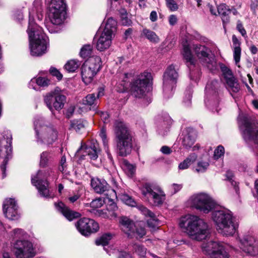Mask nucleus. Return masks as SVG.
Returning a JSON list of instances; mask_svg holds the SVG:
<instances>
[{
	"mask_svg": "<svg viewBox=\"0 0 258 258\" xmlns=\"http://www.w3.org/2000/svg\"><path fill=\"white\" fill-rule=\"evenodd\" d=\"M90 206L93 208H99L102 206V201L101 199L93 200L90 203Z\"/></svg>",
	"mask_w": 258,
	"mask_h": 258,
	"instance_id": "nucleus-60",
	"label": "nucleus"
},
{
	"mask_svg": "<svg viewBox=\"0 0 258 258\" xmlns=\"http://www.w3.org/2000/svg\"><path fill=\"white\" fill-rule=\"evenodd\" d=\"M220 82L217 80H212L208 82L206 87V99L205 103L209 102V104L216 106L219 102Z\"/></svg>",
	"mask_w": 258,
	"mask_h": 258,
	"instance_id": "nucleus-19",
	"label": "nucleus"
},
{
	"mask_svg": "<svg viewBox=\"0 0 258 258\" xmlns=\"http://www.w3.org/2000/svg\"><path fill=\"white\" fill-rule=\"evenodd\" d=\"M197 156L196 154H190L185 160L181 162L178 165V168L180 170H184L187 169L189 166L196 161Z\"/></svg>",
	"mask_w": 258,
	"mask_h": 258,
	"instance_id": "nucleus-38",
	"label": "nucleus"
},
{
	"mask_svg": "<svg viewBox=\"0 0 258 258\" xmlns=\"http://www.w3.org/2000/svg\"><path fill=\"white\" fill-rule=\"evenodd\" d=\"M48 18L53 25H59L65 19L67 5L64 0H45Z\"/></svg>",
	"mask_w": 258,
	"mask_h": 258,
	"instance_id": "nucleus-6",
	"label": "nucleus"
},
{
	"mask_svg": "<svg viewBox=\"0 0 258 258\" xmlns=\"http://www.w3.org/2000/svg\"><path fill=\"white\" fill-rule=\"evenodd\" d=\"M99 115L104 123H107L109 121V115L107 112H101L99 113Z\"/></svg>",
	"mask_w": 258,
	"mask_h": 258,
	"instance_id": "nucleus-63",
	"label": "nucleus"
},
{
	"mask_svg": "<svg viewBox=\"0 0 258 258\" xmlns=\"http://www.w3.org/2000/svg\"><path fill=\"white\" fill-rule=\"evenodd\" d=\"M97 97L94 93L88 94L83 99V102L84 105L92 106L96 104Z\"/></svg>",
	"mask_w": 258,
	"mask_h": 258,
	"instance_id": "nucleus-46",
	"label": "nucleus"
},
{
	"mask_svg": "<svg viewBox=\"0 0 258 258\" xmlns=\"http://www.w3.org/2000/svg\"><path fill=\"white\" fill-rule=\"evenodd\" d=\"M91 185L94 191L99 194H103L109 190L110 187L105 180L98 178H92Z\"/></svg>",
	"mask_w": 258,
	"mask_h": 258,
	"instance_id": "nucleus-26",
	"label": "nucleus"
},
{
	"mask_svg": "<svg viewBox=\"0 0 258 258\" xmlns=\"http://www.w3.org/2000/svg\"><path fill=\"white\" fill-rule=\"evenodd\" d=\"M99 151V150L98 149L97 145L95 144L82 145L77 151L78 152H83V153L85 154L84 155H88L93 160L97 159Z\"/></svg>",
	"mask_w": 258,
	"mask_h": 258,
	"instance_id": "nucleus-27",
	"label": "nucleus"
},
{
	"mask_svg": "<svg viewBox=\"0 0 258 258\" xmlns=\"http://www.w3.org/2000/svg\"><path fill=\"white\" fill-rule=\"evenodd\" d=\"M191 206L204 213H209L215 206V202L207 194L201 193L190 198Z\"/></svg>",
	"mask_w": 258,
	"mask_h": 258,
	"instance_id": "nucleus-17",
	"label": "nucleus"
},
{
	"mask_svg": "<svg viewBox=\"0 0 258 258\" xmlns=\"http://www.w3.org/2000/svg\"><path fill=\"white\" fill-rule=\"evenodd\" d=\"M29 39L31 53L32 55L39 56L45 53L47 37L43 33L42 28L38 26L33 18L29 16L27 29Z\"/></svg>",
	"mask_w": 258,
	"mask_h": 258,
	"instance_id": "nucleus-3",
	"label": "nucleus"
},
{
	"mask_svg": "<svg viewBox=\"0 0 258 258\" xmlns=\"http://www.w3.org/2000/svg\"><path fill=\"white\" fill-rule=\"evenodd\" d=\"M239 124L244 140L258 145V123L243 117L239 121Z\"/></svg>",
	"mask_w": 258,
	"mask_h": 258,
	"instance_id": "nucleus-9",
	"label": "nucleus"
},
{
	"mask_svg": "<svg viewBox=\"0 0 258 258\" xmlns=\"http://www.w3.org/2000/svg\"><path fill=\"white\" fill-rule=\"evenodd\" d=\"M171 125V120L169 118L166 120H161L158 125V131L159 134L164 136L168 131Z\"/></svg>",
	"mask_w": 258,
	"mask_h": 258,
	"instance_id": "nucleus-37",
	"label": "nucleus"
},
{
	"mask_svg": "<svg viewBox=\"0 0 258 258\" xmlns=\"http://www.w3.org/2000/svg\"><path fill=\"white\" fill-rule=\"evenodd\" d=\"M233 47V58L236 65L240 67L239 62L240 60L241 48L240 47L241 42L235 35H232V37Z\"/></svg>",
	"mask_w": 258,
	"mask_h": 258,
	"instance_id": "nucleus-29",
	"label": "nucleus"
},
{
	"mask_svg": "<svg viewBox=\"0 0 258 258\" xmlns=\"http://www.w3.org/2000/svg\"><path fill=\"white\" fill-rule=\"evenodd\" d=\"M192 91L191 89L186 90L185 92V96L184 97L183 102L186 105L188 106L190 104L192 98Z\"/></svg>",
	"mask_w": 258,
	"mask_h": 258,
	"instance_id": "nucleus-52",
	"label": "nucleus"
},
{
	"mask_svg": "<svg viewBox=\"0 0 258 258\" xmlns=\"http://www.w3.org/2000/svg\"><path fill=\"white\" fill-rule=\"evenodd\" d=\"M134 249L135 252L141 256L144 257L146 254V248L142 245L135 244Z\"/></svg>",
	"mask_w": 258,
	"mask_h": 258,
	"instance_id": "nucleus-50",
	"label": "nucleus"
},
{
	"mask_svg": "<svg viewBox=\"0 0 258 258\" xmlns=\"http://www.w3.org/2000/svg\"><path fill=\"white\" fill-rule=\"evenodd\" d=\"M182 55L188 68L190 66L195 65V59L191 53L189 46L187 43H184L183 45Z\"/></svg>",
	"mask_w": 258,
	"mask_h": 258,
	"instance_id": "nucleus-31",
	"label": "nucleus"
},
{
	"mask_svg": "<svg viewBox=\"0 0 258 258\" xmlns=\"http://www.w3.org/2000/svg\"><path fill=\"white\" fill-rule=\"evenodd\" d=\"M54 205L56 209L70 221H72L81 216V214L79 213L72 210L61 202L55 203Z\"/></svg>",
	"mask_w": 258,
	"mask_h": 258,
	"instance_id": "nucleus-25",
	"label": "nucleus"
},
{
	"mask_svg": "<svg viewBox=\"0 0 258 258\" xmlns=\"http://www.w3.org/2000/svg\"><path fill=\"white\" fill-rule=\"evenodd\" d=\"M141 36L145 37L150 42L157 43L160 41L159 37L156 35L154 31L147 29L144 28L141 33Z\"/></svg>",
	"mask_w": 258,
	"mask_h": 258,
	"instance_id": "nucleus-35",
	"label": "nucleus"
},
{
	"mask_svg": "<svg viewBox=\"0 0 258 258\" xmlns=\"http://www.w3.org/2000/svg\"><path fill=\"white\" fill-rule=\"evenodd\" d=\"M113 131L117 154L125 157L131 153L133 148L131 132L124 122L120 121L115 122Z\"/></svg>",
	"mask_w": 258,
	"mask_h": 258,
	"instance_id": "nucleus-2",
	"label": "nucleus"
},
{
	"mask_svg": "<svg viewBox=\"0 0 258 258\" xmlns=\"http://www.w3.org/2000/svg\"><path fill=\"white\" fill-rule=\"evenodd\" d=\"M203 252L210 258H229L225 247L219 242L210 241L202 243Z\"/></svg>",
	"mask_w": 258,
	"mask_h": 258,
	"instance_id": "nucleus-13",
	"label": "nucleus"
},
{
	"mask_svg": "<svg viewBox=\"0 0 258 258\" xmlns=\"http://www.w3.org/2000/svg\"><path fill=\"white\" fill-rule=\"evenodd\" d=\"M221 68L226 83V88L230 94L232 95V93L238 92L240 89V85L232 71L226 66H222Z\"/></svg>",
	"mask_w": 258,
	"mask_h": 258,
	"instance_id": "nucleus-23",
	"label": "nucleus"
},
{
	"mask_svg": "<svg viewBox=\"0 0 258 258\" xmlns=\"http://www.w3.org/2000/svg\"><path fill=\"white\" fill-rule=\"evenodd\" d=\"M101 67V59L99 56L90 57L81 67L82 81L86 85L91 83Z\"/></svg>",
	"mask_w": 258,
	"mask_h": 258,
	"instance_id": "nucleus-7",
	"label": "nucleus"
},
{
	"mask_svg": "<svg viewBox=\"0 0 258 258\" xmlns=\"http://www.w3.org/2000/svg\"><path fill=\"white\" fill-rule=\"evenodd\" d=\"M152 80L151 74L148 72H144L139 76L138 78L131 83V92L136 97H142L145 92L146 87Z\"/></svg>",
	"mask_w": 258,
	"mask_h": 258,
	"instance_id": "nucleus-18",
	"label": "nucleus"
},
{
	"mask_svg": "<svg viewBox=\"0 0 258 258\" xmlns=\"http://www.w3.org/2000/svg\"><path fill=\"white\" fill-rule=\"evenodd\" d=\"M192 49L200 60L210 70H214L217 67L214 57L210 54L209 48L200 44H193Z\"/></svg>",
	"mask_w": 258,
	"mask_h": 258,
	"instance_id": "nucleus-15",
	"label": "nucleus"
},
{
	"mask_svg": "<svg viewBox=\"0 0 258 258\" xmlns=\"http://www.w3.org/2000/svg\"><path fill=\"white\" fill-rule=\"evenodd\" d=\"M99 136L102 139V143H103V145L105 147V149L106 150V152L107 153L108 158L110 160V162L113 163V157H112L109 151L108 140L107 138L106 130L105 129V128L102 127L101 129V131H100V132L99 134Z\"/></svg>",
	"mask_w": 258,
	"mask_h": 258,
	"instance_id": "nucleus-36",
	"label": "nucleus"
},
{
	"mask_svg": "<svg viewBox=\"0 0 258 258\" xmlns=\"http://www.w3.org/2000/svg\"><path fill=\"white\" fill-rule=\"evenodd\" d=\"M250 9L253 15H256V10L258 8V0H251Z\"/></svg>",
	"mask_w": 258,
	"mask_h": 258,
	"instance_id": "nucleus-62",
	"label": "nucleus"
},
{
	"mask_svg": "<svg viewBox=\"0 0 258 258\" xmlns=\"http://www.w3.org/2000/svg\"><path fill=\"white\" fill-rule=\"evenodd\" d=\"M121 166L128 176H132L134 174L136 170L135 167L126 160H123Z\"/></svg>",
	"mask_w": 258,
	"mask_h": 258,
	"instance_id": "nucleus-42",
	"label": "nucleus"
},
{
	"mask_svg": "<svg viewBox=\"0 0 258 258\" xmlns=\"http://www.w3.org/2000/svg\"><path fill=\"white\" fill-rule=\"evenodd\" d=\"M179 226L194 240L201 241L210 235L207 224L197 216L189 215L181 218Z\"/></svg>",
	"mask_w": 258,
	"mask_h": 258,
	"instance_id": "nucleus-1",
	"label": "nucleus"
},
{
	"mask_svg": "<svg viewBox=\"0 0 258 258\" xmlns=\"http://www.w3.org/2000/svg\"><path fill=\"white\" fill-rule=\"evenodd\" d=\"M49 73L52 76L55 77L59 81L62 78V75L55 68L51 67L49 69Z\"/></svg>",
	"mask_w": 258,
	"mask_h": 258,
	"instance_id": "nucleus-56",
	"label": "nucleus"
},
{
	"mask_svg": "<svg viewBox=\"0 0 258 258\" xmlns=\"http://www.w3.org/2000/svg\"><path fill=\"white\" fill-rule=\"evenodd\" d=\"M212 218L217 230L225 236L233 235L238 228L231 212L228 209L215 211L212 213Z\"/></svg>",
	"mask_w": 258,
	"mask_h": 258,
	"instance_id": "nucleus-4",
	"label": "nucleus"
},
{
	"mask_svg": "<svg viewBox=\"0 0 258 258\" xmlns=\"http://www.w3.org/2000/svg\"><path fill=\"white\" fill-rule=\"evenodd\" d=\"M66 166V158L64 156H63L60 159L58 169L60 171L63 172Z\"/></svg>",
	"mask_w": 258,
	"mask_h": 258,
	"instance_id": "nucleus-61",
	"label": "nucleus"
},
{
	"mask_svg": "<svg viewBox=\"0 0 258 258\" xmlns=\"http://www.w3.org/2000/svg\"><path fill=\"white\" fill-rule=\"evenodd\" d=\"M12 135L10 131H4L3 133V138L0 140V146L4 145L6 149V157L3 163L1 165V169L3 174H5L6 170V164L9 158H11L12 153Z\"/></svg>",
	"mask_w": 258,
	"mask_h": 258,
	"instance_id": "nucleus-22",
	"label": "nucleus"
},
{
	"mask_svg": "<svg viewBox=\"0 0 258 258\" xmlns=\"http://www.w3.org/2000/svg\"><path fill=\"white\" fill-rule=\"evenodd\" d=\"M118 207L112 200L108 199L106 205V209L109 213L110 216L113 217H116L117 215L116 213V211L117 210Z\"/></svg>",
	"mask_w": 258,
	"mask_h": 258,
	"instance_id": "nucleus-43",
	"label": "nucleus"
},
{
	"mask_svg": "<svg viewBox=\"0 0 258 258\" xmlns=\"http://www.w3.org/2000/svg\"><path fill=\"white\" fill-rule=\"evenodd\" d=\"M236 28L243 37L244 38L247 37L246 30H245L240 20H238L237 22Z\"/></svg>",
	"mask_w": 258,
	"mask_h": 258,
	"instance_id": "nucleus-57",
	"label": "nucleus"
},
{
	"mask_svg": "<svg viewBox=\"0 0 258 258\" xmlns=\"http://www.w3.org/2000/svg\"><path fill=\"white\" fill-rule=\"evenodd\" d=\"M75 226L79 232L84 236L96 232L99 228L96 222L88 218H81L76 223Z\"/></svg>",
	"mask_w": 258,
	"mask_h": 258,
	"instance_id": "nucleus-20",
	"label": "nucleus"
},
{
	"mask_svg": "<svg viewBox=\"0 0 258 258\" xmlns=\"http://www.w3.org/2000/svg\"><path fill=\"white\" fill-rule=\"evenodd\" d=\"M51 159L50 153L44 151L40 154L39 166L41 168H46L49 166V163Z\"/></svg>",
	"mask_w": 258,
	"mask_h": 258,
	"instance_id": "nucleus-39",
	"label": "nucleus"
},
{
	"mask_svg": "<svg viewBox=\"0 0 258 258\" xmlns=\"http://www.w3.org/2000/svg\"><path fill=\"white\" fill-rule=\"evenodd\" d=\"M219 15L221 16L223 25H225L230 21L229 15L230 14V9L225 4H221L217 8Z\"/></svg>",
	"mask_w": 258,
	"mask_h": 258,
	"instance_id": "nucleus-32",
	"label": "nucleus"
},
{
	"mask_svg": "<svg viewBox=\"0 0 258 258\" xmlns=\"http://www.w3.org/2000/svg\"><path fill=\"white\" fill-rule=\"evenodd\" d=\"M196 140V134L194 130H191L185 135L182 140V145L185 149H189L194 144Z\"/></svg>",
	"mask_w": 258,
	"mask_h": 258,
	"instance_id": "nucleus-33",
	"label": "nucleus"
},
{
	"mask_svg": "<svg viewBox=\"0 0 258 258\" xmlns=\"http://www.w3.org/2000/svg\"><path fill=\"white\" fill-rule=\"evenodd\" d=\"M112 238V235L110 233H107L103 234L99 238L95 241V243L97 245H102L103 246L108 244L109 241Z\"/></svg>",
	"mask_w": 258,
	"mask_h": 258,
	"instance_id": "nucleus-44",
	"label": "nucleus"
},
{
	"mask_svg": "<svg viewBox=\"0 0 258 258\" xmlns=\"http://www.w3.org/2000/svg\"><path fill=\"white\" fill-rule=\"evenodd\" d=\"M224 154V148L222 146H219L214 151V158L218 159Z\"/></svg>",
	"mask_w": 258,
	"mask_h": 258,
	"instance_id": "nucleus-54",
	"label": "nucleus"
},
{
	"mask_svg": "<svg viewBox=\"0 0 258 258\" xmlns=\"http://www.w3.org/2000/svg\"><path fill=\"white\" fill-rule=\"evenodd\" d=\"M209 166V163L206 161H200L198 162L196 170L197 172L205 171Z\"/></svg>",
	"mask_w": 258,
	"mask_h": 258,
	"instance_id": "nucleus-53",
	"label": "nucleus"
},
{
	"mask_svg": "<svg viewBox=\"0 0 258 258\" xmlns=\"http://www.w3.org/2000/svg\"><path fill=\"white\" fill-rule=\"evenodd\" d=\"M131 73H124L120 74L119 76V81L118 85H120L122 88H120L119 91L124 92L127 89L128 86L131 85L130 80L132 78Z\"/></svg>",
	"mask_w": 258,
	"mask_h": 258,
	"instance_id": "nucleus-34",
	"label": "nucleus"
},
{
	"mask_svg": "<svg viewBox=\"0 0 258 258\" xmlns=\"http://www.w3.org/2000/svg\"><path fill=\"white\" fill-rule=\"evenodd\" d=\"M80 66V62L76 59H71L67 61L64 66V69L69 73L75 72Z\"/></svg>",
	"mask_w": 258,
	"mask_h": 258,
	"instance_id": "nucleus-40",
	"label": "nucleus"
},
{
	"mask_svg": "<svg viewBox=\"0 0 258 258\" xmlns=\"http://www.w3.org/2000/svg\"><path fill=\"white\" fill-rule=\"evenodd\" d=\"M18 206L13 199H7L3 204V212L5 216L13 220L17 219L19 216L17 212Z\"/></svg>",
	"mask_w": 258,
	"mask_h": 258,
	"instance_id": "nucleus-24",
	"label": "nucleus"
},
{
	"mask_svg": "<svg viewBox=\"0 0 258 258\" xmlns=\"http://www.w3.org/2000/svg\"><path fill=\"white\" fill-rule=\"evenodd\" d=\"M84 127L85 124L83 121L80 120H73L71 121V128L75 130L76 132H79Z\"/></svg>",
	"mask_w": 258,
	"mask_h": 258,
	"instance_id": "nucleus-47",
	"label": "nucleus"
},
{
	"mask_svg": "<svg viewBox=\"0 0 258 258\" xmlns=\"http://www.w3.org/2000/svg\"><path fill=\"white\" fill-rule=\"evenodd\" d=\"M37 84L42 87H47L51 84V81L46 77H39L36 80Z\"/></svg>",
	"mask_w": 258,
	"mask_h": 258,
	"instance_id": "nucleus-49",
	"label": "nucleus"
},
{
	"mask_svg": "<svg viewBox=\"0 0 258 258\" xmlns=\"http://www.w3.org/2000/svg\"><path fill=\"white\" fill-rule=\"evenodd\" d=\"M14 238H19L23 237L26 235V232L22 229H15L13 231Z\"/></svg>",
	"mask_w": 258,
	"mask_h": 258,
	"instance_id": "nucleus-55",
	"label": "nucleus"
},
{
	"mask_svg": "<svg viewBox=\"0 0 258 258\" xmlns=\"http://www.w3.org/2000/svg\"><path fill=\"white\" fill-rule=\"evenodd\" d=\"M167 7L172 11L176 10L178 6L174 0H166Z\"/></svg>",
	"mask_w": 258,
	"mask_h": 258,
	"instance_id": "nucleus-59",
	"label": "nucleus"
},
{
	"mask_svg": "<svg viewBox=\"0 0 258 258\" xmlns=\"http://www.w3.org/2000/svg\"><path fill=\"white\" fill-rule=\"evenodd\" d=\"M67 101V97L62 94L58 88L47 93L44 98V101L47 107L53 112L54 110L59 111L64 107Z\"/></svg>",
	"mask_w": 258,
	"mask_h": 258,
	"instance_id": "nucleus-10",
	"label": "nucleus"
},
{
	"mask_svg": "<svg viewBox=\"0 0 258 258\" xmlns=\"http://www.w3.org/2000/svg\"><path fill=\"white\" fill-rule=\"evenodd\" d=\"M227 176L228 179L231 182V185L233 186L234 189H235L236 192L238 194V192L239 191V188L238 187L237 182L232 179V173L231 172H227Z\"/></svg>",
	"mask_w": 258,
	"mask_h": 258,
	"instance_id": "nucleus-58",
	"label": "nucleus"
},
{
	"mask_svg": "<svg viewBox=\"0 0 258 258\" xmlns=\"http://www.w3.org/2000/svg\"><path fill=\"white\" fill-rule=\"evenodd\" d=\"M120 21L121 24L124 26H131L132 24L131 20L128 17V14L126 10L124 8H121L119 10Z\"/></svg>",
	"mask_w": 258,
	"mask_h": 258,
	"instance_id": "nucleus-41",
	"label": "nucleus"
},
{
	"mask_svg": "<svg viewBox=\"0 0 258 258\" xmlns=\"http://www.w3.org/2000/svg\"><path fill=\"white\" fill-rule=\"evenodd\" d=\"M119 223L122 231L130 238H140L146 233L144 227L136 225L133 221L126 217H121L119 218Z\"/></svg>",
	"mask_w": 258,
	"mask_h": 258,
	"instance_id": "nucleus-12",
	"label": "nucleus"
},
{
	"mask_svg": "<svg viewBox=\"0 0 258 258\" xmlns=\"http://www.w3.org/2000/svg\"><path fill=\"white\" fill-rule=\"evenodd\" d=\"M117 29V22L112 18H108L105 22L102 33L113 37Z\"/></svg>",
	"mask_w": 258,
	"mask_h": 258,
	"instance_id": "nucleus-30",
	"label": "nucleus"
},
{
	"mask_svg": "<svg viewBox=\"0 0 258 258\" xmlns=\"http://www.w3.org/2000/svg\"><path fill=\"white\" fill-rule=\"evenodd\" d=\"M92 46L90 44L84 45L80 52V56L83 58H87L90 57L92 53Z\"/></svg>",
	"mask_w": 258,
	"mask_h": 258,
	"instance_id": "nucleus-45",
	"label": "nucleus"
},
{
	"mask_svg": "<svg viewBox=\"0 0 258 258\" xmlns=\"http://www.w3.org/2000/svg\"><path fill=\"white\" fill-rule=\"evenodd\" d=\"M178 77L175 67L173 64L169 66L163 75V92L167 98L172 95V91L176 86Z\"/></svg>",
	"mask_w": 258,
	"mask_h": 258,
	"instance_id": "nucleus-16",
	"label": "nucleus"
},
{
	"mask_svg": "<svg viewBox=\"0 0 258 258\" xmlns=\"http://www.w3.org/2000/svg\"><path fill=\"white\" fill-rule=\"evenodd\" d=\"M120 199L125 204L128 206L135 207L137 205L135 201L131 197L126 194L121 195Z\"/></svg>",
	"mask_w": 258,
	"mask_h": 258,
	"instance_id": "nucleus-48",
	"label": "nucleus"
},
{
	"mask_svg": "<svg viewBox=\"0 0 258 258\" xmlns=\"http://www.w3.org/2000/svg\"><path fill=\"white\" fill-rule=\"evenodd\" d=\"M51 168H48L44 170H39L35 175L31 177L32 183L36 187L40 195L45 198H52L49 195V190L48 189V183L47 181L48 177L52 173Z\"/></svg>",
	"mask_w": 258,
	"mask_h": 258,
	"instance_id": "nucleus-8",
	"label": "nucleus"
},
{
	"mask_svg": "<svg viewBox=\"0 0 258 258\" xmlns=\"http://www.w3.org/2000/svg\"><path fill=\"white\" fill-rule=\"evenodd\" d=\"M12 251L16 258H31L35 254L32 243L28 240H16L13 243Z\"/></svg>",
	"mask_w": 258,
	"mask_h": 258,
	"instance_id": "nucleus-14",
	"label": "nucleus"
},
{
	"mask_svg": "<svg viewBox=\"0 0 258 258\" xmlns=\"http://www.w3.org/2000/svg\"><path fill=\"white\" fill-rule=\"evenodd\" d=\"M157 222L158 221L156 220L155 216L154 215V217L153 218H151L150 220H148L147 224L149 227L154 228L157 224Z\"/></svg>",
	"mask_w": 258,
	"mask_h": 258,
	"instance_id": "nucleus-64",
	"label": "nucleus"
},
{
	"mask_svg": "<svg viewBox=\"0 0 258 258\" xmlns=\"http://www.w3.org/2000/svg\"><path fill=\"white\" fill-rule=\"evenodd\" d=\"M37 142L46 145H52L58 138V131L52 124H45L41 118L36 119L34 122Z\"/></svg>",
	"mask_w": 258,
	"mask_h": 258,
	"instance_id": "nucleus-5",
	"label": "nucleus"
},
{
	"mask_svg": "<svg viewBox=\"0 0 258 258\" xmlns=\"http://www.w3.org/2000/svg\"><path fill=\"white\" fill-rule=\"evenodd\" d=\"M113 37L102 32L100 34L96 45L97 49L100 51H104L111 45Z\"/></svg>",
	"mask_w": 258,
	"mask_h": 258,
	"instance_id": "nucleus-28",
	"label": "nucleus"
},
{
	"mask_svg": "<svg viewBox=\"0 0 258 258\" xmlns=\"http://www.w3.org/2000/svg\"><path fill=\"white\" fill-rule=\"evenodd\" d=\"M137 208L145 216H148L151 218L154 217L155 214L144 206L140 205L138 206Z\"/></svg>",
	"mask_w": 258,
	"mask_h": 258,
	"instance_id": "nucleus-51",
	"label": "nucleus"
},
{
	"mask_svg": "<svg viewBox=\"0 0 258 258\" xmlns=\"http://www.w3.org/2000/svg\"><path fill=\"white\" fill-rule=\"evenodd\" d=\"M141 191L143 195L149 203L153 206L161 205L165 199V195L160 187H154L149 183H144Z\"/></svg>",
	"mask_w": 258,
	"mask_h": 258,
	"instance_id": "nucleus-11",
	"label": "nucleus"
},
{
	"mask_svg": "<svg viewBox=\"0 0 258 258\" xmlns=\"http://www.w3.org/2000/svg\"><path fill=\"white\" fill-rule=\"evenodd\" d=\"M239 247L247 254L255 256L258 254V240L253 236L245 235L239 238Z\"/></svg>",
	"mask_w": 258,
	"mask_h": 258,
	"instance_id": "nucleus-21",
	"label": "nucleus"
}]
</instances>
